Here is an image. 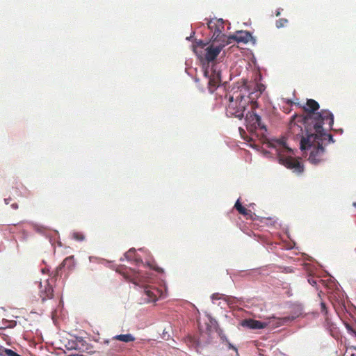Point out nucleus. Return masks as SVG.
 I'll list each match as a JSON object with an SVG mask.
<instances>
[{
	"mask_svg": "<svg viewBox=\"0 0 356 356\" xmlns=\"http://www.w3.org/2000/svg\"><path fill=\"white\" fill-rule=\"evenodd\" d=\"M54 290L52 286L49 284L48 280H46L44 285L42 282L40 283V297L42 301L44 302L47 299H51L54 296Z\"/></svg>",
	"mask_w": 356,
	"mask_h": 356,
	"instance_id": "1a4fd4ad",
	"label": "nucleus"
},
{
	"mask_svg": "<svg viewBox=\"0 0 356 356\" xmlns=\"http://www.w3.org/2000/svg\"><path fill=\"white\" fill-rule=\"evenodd\" d=\"M345 325H346V328L348 330V331L350 334H354L356 336V332L355 331L354 329L352 328V327L348 323H346Z\"/></svg>",
	"mask_w": 356,
	"mask_h": 356,
	"instance_id": "aec40b11",
	"label": "nucleus"
},
{
	"mask_svg": "<svg viewBox=\"0 0 356 356\" xmlns=\"http://www.w3.org/2000/svg\"><path fill=\"white\" fill-rule=\"evenodd\" d=\"M243 325L247 326L250 329L258 330L265 328L268 323L254 319H248L243 321Z\"/></svg>",
	"mask_w": 356,
	"mask_h": 356,
	"instance_id": "9b49d317",
	"label": "nucleus"
},
{
	"mask_svg": "<svg viewBox=\"0 0 356 356\" xmlns=\"http://www.w3.org/2000/svg\"><path fill=\"white\" fill-rule=\"evenodd\" d=\"M248 100L241 94L235 97L229 96V104L226 107V115L228 117H234L242 119L244 116V111L248 104Z\"/></svg>",
	"mask_w": 356,
	"mask_h": 356,
	"instance_id": "7ed1b4c3",
	"label": "nucleus"
},
{
	"mask_svg": "<svg viewBox=\"0 0 356 356\" xmlns=\"http://www.w3.org/2000/svg\"><path fill=\"white\" fill-rule=\"evenodd\" d=\"M211 298L212 299H220L221 297L220 296V295L218 293H214L212 295Z\"/></svg>",
	"mask_w": 356,
	"mask_h": 356,
	"instance_id": "a878e982",
	"label": "nucleus"
},
{
	"mask_svg": "<svg viewBox=\"0 0 356 356\" xmlns=\"http://www.w3.org/2000/svg\"><path fill=\"white\" fill-rule=\"evenodd\" d=\"M208 28L212 32L211 40L213 42H225L226 35L222 33L224 31V22L222 19H211L207 23Z\"/></svg>",
	"mask_w": 356,
	"mask_h": 356,
	"instance_id": "39448f33",
	"label": "nucleus"
},
{
	"mask_svg": "<svg viewBox=\"0 0 356 356\" xmlns=\"http://www.w3.org/2000/svg\"><path fill=\"white\" fill-rule=\"evenodd\" d=\"M16 325V323H14L13 324H10L9 326L10 327H13Z\"/></svg>",
	"mask_w": 356,
	"mask_h": 356,
	"instance_id": "c756f323",
	"label": "nucleus"
},
{
	"mask_svg": "<svg viewBox=\"0 0 356 356\" xmlns=\"http://www.w3.org/2000/svg\"><path fill=\"white\" fill-rule=\"evenodd\" d=\"M262 356H264V355H262Z\"/></svg>",
	"mask_w": 356,
	"mask_h": 356,
	"instance_id": "c9c22d12",
	"label": "nucleus"
},
{
	"mask_svg": "<svg viewBox=\"0 0 356 356\" xmlns=\"http://www.w3.org/2000/svg\"><path fill=\"white\" fill-rule=\"evenodd\" d=\"M204 75L209 79L208 88L210 92H213L221 83V73L216 65H212L211 69L206 68Z\"/></svg>",
	"mask_w": 356,
	"mask_h": 356,
	"instance_id": "20e7f679",
	"label": "nucleus"
},
{
	"mask_svg": "<svg viewBox=\"0 0 356 356\" xmlns=\"http://www.w3.org/2000/svg\"><path fill=\"white\" fill-rule=\"evenodd\" d=\"M74 265L75 262L74 256L67 257L56 268L57 273H58V270H61L63 268L66 267L68 270H71L74 267Z\"/></svg>",
	"mask_w": 356,
	"mask_h": 356,
	"instance_id": "ddd939ff",
	"label": "nucleus"
},
{
	"mask_svg": "<svg viewBox=\"0 0 356 356\" xmlns=\"http://www.w3.org/2000/svg\"><path fill=\"white\" fill-rule=\"evenodd\" d=\"M112 340H118L123 342H132L135 341V337L131 334H118L112 338Z\"/></svg>",
	"mask_w": 356,
	"mask_h": 356,
	"instance_id": "dca6fc26",
	"label": "nucleus"
},
{
	"mask_svg": "<svg viewBox=\"0 0 356 356\" xmlns=\"http://www.w3.org/2000/svg\"><path fill=\"white\" fill-rule=\"evenodd\" d=\"M321 310L322 312L325 313V314L327 312L326 305L323 302L321 303Z\"/></svg>",
	"mask_w": 356,
	"mask_h": 356,
	"instance_id": "4be33fe9",
	"label": "nucleus"
},
{
	"mask_svg": "<svg viewBox=\"0 0 356 356\" xmlns=\"http://www.w3.org/2000/svg\"><path fill=\"white\" fill-rule=\"evenodd\" d=\"M280 15V12L279 10H277L275 13V15L277 17Z\"/></svg>",
	"mask_w": 356,
	"mask_h": 356,
	"instance_id": "c85d7f7f",
	"label": "nucleus"
},
{
	"mask_svg": "<svg viewBox=\"0 0 356 356\" xmlns=\"http://www.w3.org/2000/svg\"><path fill=\"white\" fill-rule=\"evenodd\" d=\"M279 159L281 163L287 168L293 170V172H295L301 173L304 170V167L302 163L292 156L280 155Z\"/></svg>",
	"mask_w": 356,
	"mask_h": 356,
	"instance_id": "0eeeda50",
	"label": "nucleus"
},
{
	"mask_svg": "<svg viewBox=\"0 0 356 356\" xmlns=\"http://www.w3.org/2000/svg\"><path fill=\"white\" fill-rule=\"evenodd\" d=\"M288 23V20L285 18H281L276 21V27L280 29L285 26Z\"/></svg>",
	"mask_w": 356,
	"mask_h": 356,
	"instance_id": "a211bd4d",
	"label": "nucleus"
},
{
	"mask_svg": "<svg viewBox=\"0 0 356 356\" xmlns=\"http://www.w3.org/2000/svg\"><path fill=\"white\" fill-rule=\"evenodd\" d=\"M4 352L6 353V356H15L16 353L15 351L10 349H7V350H4Z\"/></svg>",
	"mask_w": 356,
	"mask_h": 356,
	"instance_id": "5701e85b",
	"label": "nucleus"
},
{
	"mask_svg": "<svg viewBox=\"0 0 356 356\" xmlns=\"http://www.w3.org/2000/svg\"><path fill=\"white\" fill-rule=\"evenodd\" d=\"M72 238L78 241H83L85 239V236L82 232H76L72 234Z\"/></svg>",
	"mask_w": 356,
	"mask_h": 356,
	"instance_id": "f3484780",
	"label": "nucleus"
},
{
	"mask_svg": "<svg viewBox=\"0 0 356 356\" xmlns=\"http://www.w3.org/2000/svg\"><path fill=\"white\" fill-rule=\"evenodd\" d=\"M230 39H232L238 43L247 44L248 42L252 40V34L247 31H239L232 35Z\"/></svg>",
	"mask_w": 356,
	"mask_h": 356,
	"instance_id": "9d476101",
	"label": "nucleus"
},
{
	"mask_svg": "<svg viewBox=\"0 0 356 356\" xmlns=\"http://www.w3.org/2000/svg\"><path fill=\"white\" fill-rule=\"evenodd\" d=\"M285 148L286 149L287 152H291V149L289 147H285Z\"/></svg>",
	"mask_w": 356,
	"mask_h": 356,
	"instance_id": "7c9ffc66",
	"label": "nucleus"
},
{
	"mask_svg": "<svg viewBox=\"0 0 356 356\" xmlns=\"http://www.w3.org/2000/svg\"><path fill=\"white\" fill-rule=\"evenodd\" d=\"M291 318L289 317L276 318L273 316L270 318L269 323L272 324V325L275 327H280L281 325H285L289 322Z\"/></svg>",
	"mask_w": 356,
	"mask_h": 356,
	"instance_id": "2eb2a0df",
	"label": "nucleus"
},
{
	"mask_svg": "<svg viewBox=\"0 0 356 356\" xmlns=\"http://www.w3.org/2000/svg\"><path fill=\"white\" fill-rule=\"evenodd\" d=\"M12 208H13L14 209H17L18 208V205L17 203H14L11 205Z\"/></svg>",
	"mask_w": 356,
	"mask_h": 356,
	"instance_id": "bb28decb",
	"label": "nucleus"
},
{
	"mask_svg": "<svg viewBox=\"0 0 356 356\" xmlns=\"http://www.w3.org/2000/svg\"><path fill=\"white\" fill-rule=\"evenodd\" d=\"M351 356H356V353H353Z\"/></svg>",
	"mask_w": 356,
	"mask_h": 356,
	"instance_id": "72a5a7b5",
	"label": "nucleus"
},
{
	"mask_svg": "<svg viewBox=\"0 0 356 356\" xmlns=\"http://www.w3.org/2000/svg\"><path fill=\"white\" fill-rule=\"evenodd\" d=\"M234 208L238 211L240 214L245 216L246 218H252V211L242 206L239 200L236 202Z\"/></svg>",
	"mask_w": 356,
	"mask_h": 356,
	"instance_id": "4468645a",
	"label": "nucleus"
},
{
	"mask_svg": "<svg viewBox=\"0 0 356 356\" xmlns=\"http://www.w3.org/2000/svg\"><path fill=\"white\" fill-rule=\"evenodd\" d=\"M10 200V198H6V199L4 200L5 203H6V204H9Z\"/></svg>",
	"mask_w": 356,
	"mask_h": 356,
	"instance_id": "cd10ccee",
	"label": "nucleus"
},
{
	"mask_svg": "<svg viewBox=\"0 0 356 356\" xmlns=\"http://www.w3.org/2000/svg\"><path fill=\"white\" fill-rule=\"evenodd\" d=\"M296 105L301 108L306 115H293L289 123V132L292 135L302 134L303 131H314L319 133L324 129L323 126L327 124L329 128H332L334 124L333 114L327 110L319 109V104L314 99H308L305 105L296 103Z\"/></svg>",
	"mask_w": 356,
	"mask_h": 356,
	"instance_id": "f257e3e1",
	"label": "nucleus"
},
{
	"mask_svg": "<svg viewBox=\"0 0 356 356\" xmlns=\"http://www.w3.org/2000/svg\"><path fill=\"white\" fill-rule=\"evenodd\" d=\"M293 136L300 140L302 150H311L308 160L314 165L324 161L325 151L323 147V140L327 139L329 142H334L332 136L326 134L324 129H322L319 133L309 131L308 132L303 131L302 134Z\"/></svg>",
	"mask_w": 356,
	"mask_h": 356,
	"instance_id": "f03ea898",
	"label": "nucleus"
},
{
	"mask_svg": "<svg viewBox=\"0 0 356 356\" xmlns=\"http://www.w3.org/2000/svg\"><path fill=\"white\" fill-rule=\"evenodd\" d=\"M288 103H289V104H293V102H292L291 101H289V102H288Z\"/></svg>",
	"mask_w": 356,
	"mask_h": 356,
	"instance_id": "f704fd0d",
	"label": "nucleus"
},
{
	"mask_svg": "<svg viewBox=\"0 0 356 356\" xmlns=\"http://www.w3.org/2000/svg\"><path fill=\"white\" fill-rule=\"evenodd\" d=\"M225 47V44H220L217 46H214L213 44H211L209 47H207L205 49L206 53L204 55L205 60L208 61L209 63L211 61L214 60L216 57L219 55L220 53L222 47Z\"/></svg>",
	"mask_w": 356,
	"mask_h": 356,
	"instance_id": "6e6552de",
	"label": "nucleus"
},
{
	"mask_svg": "<svg viewBox=\"0 0 356 356\" xmlns=\"http://www.w3.org/2000/svg\"><path fill=\"white\" fill-rule=\"evenodd\" d=\"M257 90L259 92V94L262 92V91L264 90V86L262 84H257Z\"/></svg>",
	"mask_w": 356,
	"mask_h": 356,
	"instance_id": "b1692460",
	"label": "nucleus"
},
{
	"mask_svg": "<svg viewBox=\"0 0 356 356\" xmlns=\"http://www.w3.org/2000/svg\"><path fill=\"white\" fill-rule=\"evenodd\" d=\"M159 293L156 289L147 286L144 289V293L146 296L145 300L147 302H155L157 300Z\"/></svg>",
	"mask_w": 356,
	"mask_h": 356,
	"instance_id": "f8f14e48",
	"label": "nucleus"
},
{
	"mask_svg": "<svg viewBox=\"0 0 356 356\" xmlns=\"http://www.w3.org/2000/svg\"><path fill=\"white\" fill-rule=\"evenodd\" d=\"M134 253H135V250H129L128 252H127L124 254V257H125L127 259H131V257H132V254H134Z\"/></svg>",
	"mask_w": 356,
	"mask_h": 356,
	"instance_id": "412c9836",
	"label": "nucleus"
},
{
	"mask_svg": "<svg viewBox=\"0 0 356 356\" xmlns=\"http://www.w3.org/2000/svg\"><path fill=\"white\" fill-rule=\"evenodd\" d=\"M321 280H320L319 278L318 277H309L308 279V282L313 286H315L317 285L318 282H321Z\"/></svg>",
	"mask_w": 356,
	"mask_h": 356,
	"instance_id": "6ab92c4d",
	"label": "nucleus"
},
{
	"mask_svg": "<svg viewBox=\"0 0 356 356\" xmlns=\"http://www.w3.org/2000/svg\"><path fill=\"white\" fill-rule=\"evenodd\" d=\"M15 356H21L19 355V354H17V353H15Z\"/></svg>",
	"mask_w": 356,
	"mask_h": 356,
	"instance_id": "473e14b6",
	"label": "nucleus"
},
{
	"mask_svg": "<svg viewBox=\"0 0 356 356\" xmlns=\"http://www.w3.org/2000/svg\"><path fill=\"white\" fill-rule=\"evenodd\" d=\"M4 350H7V348L0 346V356H6Z\"/></svg>",
	"mask_w": 356,
	"mask_h": 356,
	"instance_id": "393cba45",
	"label": "nucleus"
},
{
	"mask_svg": "<svg viewBox=\"0 0 356 356\" xmlns=\"http://www.w3.org/2000/svg\"><path fill=\"white\" fill-rule=\"evenodd\" d=\"M245 121L247 129L250 132L255 131L257 128L266 131V127L261 124L260 116L253 112L247 113Z\"/></svg>",
	"mask_w": 356,
	"mask_h": 356,
	"instance_id": "423d86ee",
	"label": "nucleus"
},
{
	"mask_svg": "<svg viewBox=\"0 0 356 356\" xmlns=\"http://www.w3.org/2000/svg\"><path fill=\"white\" fill-rule=\"evenodd\" d=\"M156 270V271L160 272V268H158Z\"/></svg>",
	"mask_w": 356,
	"mask_h": 356,
	"instance_id": "2f4dec72",
	"label": "nucleus"
}]
</instances>
